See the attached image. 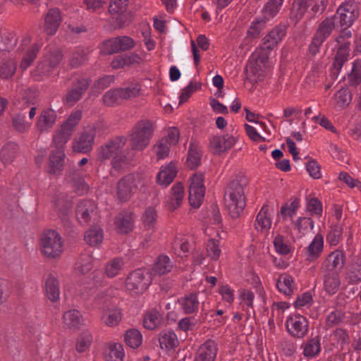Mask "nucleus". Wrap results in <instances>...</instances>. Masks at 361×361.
Masks as SVG:
<instances>
[{"instance_id": "f257e3e1", "label": "nucleus", "mask_w": 361, "mask_h": 361, "mask_svg": "<svg viewBox=\"0 0 361 361\" xmlns=\"http://www.w3.org/2000/svg\"><path fill=\"white\" fill-rule=\"evenodd\" d=\"M247 181L245 178L235 179L226 187L224 194V204L230 216L238 218L246 206L245 186Z\"/></svg>"}, {"instance_id": "f03ea898", "label": "nucleus", "mask_w": 361, "mask_h": 361, "mask_svg": "<svg viewBox=\"0 0 361 361\" xmlns=\"http://www.w3.org/2000/svg\"><path fill=\"white\" fill-rule=\"evenodd\" d=\"M148 183V180L140 173L128 174L117 183V198L121 202H127L137 190L145 189Z\"/></svg>"}, {"instance_id": "7ed1b4c3", "label": "nucleus", "mask_w": 361, "mask_h": 361, "mask_svg": "<svg viewBox=\"0 0 361 361\" xmlns=\"http://www.w3.org/2000/svg\"><path fill=\"white\" fill-rule=\"evenodd\" d=\"M154 133L153 123L149 120L138 121L130 134V145L133 149L141 151L147 147Z\"/></svg>"}, {"instance_id": "20e7f679", "label": "nucleus", "mask_w": 361, "mask_h": 361, "mask_svg": "<svg viewBox=\"0 0 361 361\" xmlns=\"http://www.w3.org/2000/svg\"><path fill=\"white\" fill-rule=\"evenodd\" d=\"M40 250L47 257L54 259L63 251V241L61 235L54 230L45 231L40 238Z\"/></svg>"}, {"instance_id": "39448f33", "label": "nucleus", "mask_w": 361, "mask_h": 361, "mask_svg": "<svg viewBox=\"0 0 361 361\" xmlns=\"http://www.w3.org/2000/svg\"><path fill=\"white\" fill-rule=\"evenodd\" d=\"M63 54L59 48L49 47L35 71V73L39 76L49 75L56 68L59 67L63 61Z\"/></svg>"}, {"instance_id": "423d86ee", "label": "nucleus", "mask_w": 361, "mask_h": 361, "mask_svg": "<svg viewBox=\"0 0 361 361\" xmlns=\"http://www.w3.org/2000/svg\"><path fill=\"white\" fill-rule=\"evenodd\" d=\"M335 27V16L326 17L321 21L309 45V51L312 55H315L319 51L321 46L331 35Z\"/></svg>"}, {"instance_id": "0eeeda50", "label": "nucleus", "mask_w": 361, "mask_h": 361, "mask_svg": "<svg viewBox=\"0 0 361 361\" xmlns=\"http://www.w3.org/2000/svg\"><path fill=\"white\" fill-rule=\"evenodd\" d=\"M286 26L285 25H278L275 26L267 35L262 39V42L257 49L260 52L261 59L264 61L268 59L270 51L273 50L282 41L286 35Z\"/></svg>"}, {"instance_id": "6e6552de", "label": "nucleus", "mask_w": 361, "mask_h": 361, "mask_svg": "<svg viewBox=\"0 0 361 361\" xmlns=\"http://www.w3.org/2000/svg\"><path fill=\"white\" fill-rule=\"evenodd\" d=\"M150 283V277L141 269H137L130 273L126 280V288L136 294L143 293Z\"/></svg>"}, {"instance_id": "1a4fd4ad", "label": "nucleus", "mask_w": 361, "mask_h": 361, "mask_svg": "<svg viewBox=\"0 0 361 361\" xmlns=\"http://www.w3.org/2000/svg\"><path fill=\"white\" fill-rule=\"evenodd\" d=\"M99 123L88 126L84 131L74 139L73 149L75 152L87 153L91 151L94 145L97 130L100 127Z\"/></svg>"}, {"instance_id": "9d476101", "label": "nucleus", "mask_w": 361, "mask_h": 361, "mask_svg": "<svg viewBox=\"0 0 361 361\" xmlns=\"http://www.w3.org/2000/svg\"><path fill=\"white\" fill-rule=\"evenodd\" d=\"M190 180L189 202L192 207L199 208L202 204L205 193L203 175L201 173H195Z\"/></svg>"}, {"instance_id": "9b49d317", "label": "nucleus", "mask_w": 361, "mask_h": 361, "mask_svg": "<svg viewBox=\"0 0 361 361\" xmlns=\"http://www.w3.org/2000/svg\"><path fill=\"white\" fill-rule=\"evenodd\" d=\"M260 52L256 49L245 68L247 78L252 82L262 80L265 73V64L268 59L262 61L260 58Z\"/></svg>"}, {"instance_id": "f8f14e48", "label": "nucleus", "mask_w": 361, "mask_h": 361, "mask_svg": "<svg viewBox=\"0 0 361 361\" xmlns=\"http://www.w3.org/2000/svg\"><path fill=\"white\" fill-rule=\"evenodd\" d=\"M336 16L341 27H349L359 16L357 4L352 1H345L339 6Z\"/></svg>"}, {"instance_id": "ddd939ff", "label": "nucleus", "mask_w": 361, "mask_h": 361, "mask_svg": "<svg viewBox=\"0 0 361 361\" xmlns=\"http://www.w3.org/2000/svg\"><path fill=\"white\" fill-rule=\"evenodd\" d=\"M288 332L295 338H302L308 332V322L300 314L290 315L286 322Z\"/></svg>"}, {"instance_id": "4468645a", "label": "nucleus", "mask_w": 361, "mask_h": 361, "mask_svg": "<svg viewBox=\"0 0 361 361\" xmlns=\"http://www.w3.org/2000/svg\"><path fill=\"white\" fill-rule=\"evenodd\" d=\"M135 47L134 40L128 36H120L106 40L104 43V52L112 54L130 49Z\"/></svg>"}, {"instance_id": "2eb2a0df", "label": "nucleus", "mask_w": 361, "mask_h": 361, "mask_svg": "<svg viewBox=\"0 0 361 361\" xmlns=\"http://www.w3.org/2000/svg\"><path fill=\"white\" fill-rule=\"evenodd\" d=\"M345 263V255L340 250L331 252L322 262L321 272L339 271Z\"/></svg>"}, {"instance_id": "dca6fc26", "label": "nucleus", "mask_w": 361, "mask_h": 361, "mask_svg": "<svg viewBox=\"0 0 361 361\" xmlns=\"http://www.w3.org/2000/svg\"><path fill=\"white\" fill-rule=\"evenodd\" d=\"M126 144V139L123 137H116L109 142L104 146H101L98 152V159L104 161L110 158H114L116 154L121 153Z\"/></svg>"}, {"instance_id": "f3484780", "label": "nucleus", "mask_w": 361, "mask_h": 361, "mask_svg": "<svg viewBox=\"0 0 361 361\" xmlns=\"http://www.w3.org/2000/svg\"><path fill=\"white\" fill-rule=\"evenodd\" d=\"M236 141L235 137L233 135H214L210 139L209 147L214 153L220 154L230 149Z\"/></svg>"}, {"instance_id": "a211bd4d", "label": "nucleus", "mask_w": 361, "mask_h": 361, "mask_svg": "<svg viewBox=\"0 0 361 361\" xmlns=\"http://www.w3.org/2000/svg\"><path fill=\"white\" fill-rule=\"evenodd\" d=\"M218 350L217 343L208 339L199 347L195 361H215Z\"/></svg>"}, {"instance_id": "6ab92c4d", "label": "nucleus", "mask_w": 361, "mask_h": 361, "mask_svg": "<svg viewBox=\"0 0 361 361\" xmlns=\"http://www.w3.org/2000/svg\"><path fill=\"white\" fill-rule=\"evenodd\" d=\"M271 210L270 206L268 204H264L257 214L254 226L257 232L262 233L269 232L272 224Z\"/></svg>"}, {"instance_id": "aec40b11", "label": "nucleus", "mask_w": 361, "mask_h": 361, "mask_svg": "<svg viewBox=\"0 0 361 361\" xmlns=\"http://www.w3.org/2000/svg\"><path fill=\"white\" fill-rule=\"evenodd\" d=\"M323 248L324 238L322 234L317 233L303 250L305 260L309 262H315L322 255Z\"/></svg>"}, {"instance_id": "412c9836", "label": "nucleus", "mask_w": 361, "mask_h": 361, "mask_svg": "<svg viewBox=\"0 0 361 361\" xmlns=\"http://www.w3.org/2000/svg\"><path fill=\"white\" fill-rule=\"evenodd\" d=\"M57 114L52 109H43L37 117L36 127L40 133L49 132L55 125Z\"/></svg>"}, {"instance_id": "4be33fe9", "label": "nucleus", "mask_w": 361, "mask_h": 361, "mask_svg": "<svg viewBox=\"0 0 361 361\" xmlns=\"http://www.w3.org/2000/svg\"><path fill=\"white\" fill-rule=\"evenodd\" d=\"M61 23V15L59 9L50 8L44 16V32L49 35H54L58 30Z\"/></svg>"}, {"instance_id": "5701e85b", "label": "nucleus", "mask_w": 361, "mask_h": 361, "mask_svg": "<svg viewBox=\"0 0 361 361\" xmlns=\"http://www.w3.org/2000/svg\"><path fill=\"white\" fill-rule=\"evenodd\" d=\"M350 42H344L339 44L336 51L333 62V74L338 75L344 63L350 56Z\"/></svg>"}, {"instance_id": "b1692460", "label": "nucleus", "mask_w": 361, "mask_h": 361, "mask_svg": "<svg viewBox=\"0 0 361 361\" xmlns=\"http://www.w3.org/2000/svg\"><path fill=\"white\" fill-rule=\"evenodd\" d=\"M96 206L93 201L84 200L80 201L76 208V217L81 224L89 223L95 210Z\"/></svg>"}, {"instance_id": "393cba45", "label": "nucleus", "mask_w": 361, "mask_h": 361, "mask_svg": "<svg viewBox=\"0 0 361 361\" xmlns=\"http://www.w3.org/2000/svg\"><path fill=\"white\" fill-rule=\"evenodd\" d=\"M90 85L88 79H82L78 81L74 86L67 92L66 95V102L70 106L75 104L80 99L83 93Z\"/></svg>"}, {"instance_id": "a878e982", "label": "nucleus", "mask_w": 361, "mask_h": 361, "mask_svg": "<svg viewBox=\"0 0 361 361\" xmlns=\"http://www.w3.org/2000/svg\"><path fill=\"white\" fill-rule=\"evenodd\" d=\"M324 290L329 295L335 294L341 286L339 271L321 272Z\"/></svg>"}, {"instance_id": "bb28decb", "label": "nucleus", "mask_w": 361, "mask_h": 361, "mask_svg": "<svg viewBox=\"0 0 361 361\" xmlns=\"http://www.w3.org/2000/svg\"><path fill=\"white\" fill-rule=\"evenodd\" d=\"M63 324L66 328L76 331L83 325L84 320L78 310H71L64 312L63 315Z\"/></svg>"}, {"instance_id": "cd10ccee", "label": "nucleus", "mask_w": 361, "mask_h": 361, "mask_svg": "<svg viewBox=\"0 0 361 361\" xmlns=\"http://www.w3.org/2000/svg\"><path fill=\"white\" fill-rule=\"evenodd\" d=\"M65 154L63 149H56L52 151L49 160L48 172L51 174L58 175L63 170Z\"/></svg>"}, {"instance_id": "c85d7f7f", "label": "nucleus", "mask_w": 361, "mask_h": 361, "mask_svg": "<svg viewBox=\"0 0 361 361\" xmlns=\"http://www.w3.org/2000/svg\"><path fill=\"white\" fill-rule=\"evenodd\" d=\"M184 188L180 183L175 184L168 195L167 206L169 209L175 210L182 203L184 197Z\"/></svg>"}, {"instance_id": "c756f323", "label": "nucleus", "mask_w": 361, "mask_h": 361, "mask_svg": "<svg viewBox=\"0 0 361 361\" xmlns=\"http://www.w3.org/2000/svg\"><path fill=\"white\" fill-rule=\"evenodd\" d=\"M159 343L161 349L171 350L178 346L179 340L172 330H163L159 334Z\"/></svg>"}, {"instance_id": "7c9ffc66", "label": "nucleus", "mask_w": 361, "mask_h": 361, "mask_svg": "<svg viewBox=\"0 0 361 361\" xmlns=\"http://www.w3.org/2000/svg\"><path fill=\"white\" fill-rule=\"evenodd\" d=\"M44 290L47 298L54 302L59 299L60 286L56 276L49 274L44 280Z\"/></svg>"}, {"instance_id": "2f4dec72", "label": "nucleus", "mask_w": 361, "mask_h": 361, "mask_svg": "<svg viewBox=\"0 0 361 361\" xmlns=\"http://www.w3.org/2000/svg\"><path fill=\"white\" fill-rule=\"evenodd\" d=\"M177 175V169L174 163L171 162L166 166H162L157 176L158 184L164 187L168 186Z\"/></svg>"}, {"instance_id": "473e14b6", "label": "nucleus", "mask_w": 361, "mask_h": 361, "mask_svg": "<svg viewBox=\"0 0 361 361\" xmlns=\"http://www.w3.org/2000/svg\"><path fill=\"white\" fill-rule=\"evenodd\" d=\"M179 303L185 314H192L198 311L200 301L197 293H192L185 295L179 299Z\"/></svg>"}, {"instance_id": "72a5a7b5", "label": "nucleus", "mask_w": 361, "mask_h": 361, "mask_svg": "<svg viewBox=\"0 0 361 361\" xmlns=\"http://www.w3.org/2000/svg\"><path fill=\"white\" fill-rule=\"evenodd\" d=\"M73 133V130L62 124L60 128L55 131L53 135V145L56 149H63V146L71 139Z\"/></svg>"}, {"instance_id": "f704fd0d", "label": "nucleus", "mask_w": 361, "mask_h": 361, "mask_svg": "<svg viewBox=\"0 0 361 361\" xmlns=\"http://www.w3.org/2000/svg\"><path fill=\"white\" fill-rule=\"evenodd\" d=\"M311 5V0H294L290 13V18L295 23H298Z\"/></svg>"}, {"instance_id": "c9c22d12", "label": "nucleus", "mask_w": 361, "mask_h": 361, "mask_svg": "<svg viewBox=\"0 0 361 361\" xmlns=\"http://www.w3.org/2000/svg\"><path fill=\"white\" fill-rule=\"evenodd\" d=\"M134 217L131 212L120 213L116 218L115 224L119 233H128L133 227Z\"/></svg>"}, {"instance_id": "e433bc0d", "label": "nucleus", "mask_w": 361, "mask_h": 361, "mask_svg": "<svg viewBox=\"0 0 361 361\" xmlns=\"http://www.w3.org/2000/svg\"><path fill=\"white\" fill-rule=\"evenodd\" d=\"M173 264L167 255H161L157 259L152 269V275H164L170 272Z\"/></svg>"}, {"instance_id": "4c0bfd02", "label": "nucleus", "mask_w": 361, "mask_h": 361, "mask_svg": "<svg viewBox=\"0 0 361 361\" xmlns=\"http://www.w3.org/2000/svg\"><path fill=\"white\" fill-rule=\"evenodd\" d=\"M347 279L350 283L361 281V257H355L349 264L347 271Z\"/></svg>"}, {"instance_id": "58836bf2", "label": "nucleus", "mask_w": 361, "mask_h": 361, "mask_svg": "<svg viewBox=\"0 0 361 361\" xmlns=\"http://www.w3.org/2000/svg\"><path fill=\"white\" fill-rule=\"evenodd\" d=\"M19 147L14 142L5 144L0 151V159L4 164H11L18 154Z\"/></svg>"}, {"instance_id": "ea45409f", "label": "nucleus", "mask_w": 361, "mask_h": 361, "mask_svg": "<svg viewBox=\"0 0 361 361\" xmlns=\"http://www.w3.org/2000/svg\"><path fill=\"white\" fill-rule=\"evenodd\" d=\"M303 355L306 357H314L321 351V343L319 336L307 339L303 344Z\"/></svg>"}, {"instance_id": "a19ab883", "label": "nucleus", "mask_w": 361, "mask_h": 361, "mask_svg": "<svg viewBox=\"0 0 361 361\" xmlns=\"http://www.w3.org/2000/svg\"><path fill=\"white\" fill-rule=\"evenodd\" d=\"M93 268V257L90 253L82 254L75 263V270L78 274H85Z\"/></svg>"}, {"instance_id": "79ce46f5", "label": "nucleus", "mask_w": 361, "mask_h": 361, "mask_svg": "<svg viewBox=\"0 0 361 361\" xmlns=\"http://www.w3.org/2000/svg\"><path fill=\"white\" fill-rule=\"evenodd\" d=\"M103 239V230L97 226L90 228L84 235V240L90 246H97L101 244Z\"/></svg>"}, {"instance_id": "37998d69", "label": "nucleus", "mask_w": 361, "mask_h": 361, "mask_svg": "<svg viewBox=\"0 0 361 361\" xmlns=\"http://www.w3.org/2000/svg\"><path fill=\"white\" fill-rule=\"evenodd\" d=\"M201 152L199 145L195 142H191L188 148L187 164L191 169H196L201 161Z\"/></svg>"}, {"instance_id": "c03bdc74", "label": "nucleus", "mask_w": 361, "mask_h": 361, "mask_svg": "<svg viewBox=\"0 0 361 361\" xmlns=\"http://www.w3.org/2000/svg\"><path fill=\"white\" fill-rule=\"evenodd\" d=\"M158 214L157 210L149 207L144 212L142 221L145 229L148 231H154L157 223Z\"/></svg>"}, {"instance_id": "a18cd8bd", "label": "nucleus", "mask_w": 361, "mask_h": 361, "mask_svg": "<svg viewBox=\"0 0 361 361\" xmlns=\"http://www.w3.org/2000/svg\"><path fill=\"white\" fill-rule=\"evenodd\" d=\"M89 49L84 47H78L71 54L69 63L71 67L77 68L87 61Z\"/></svg>"}, {"instance_id": "49530a36", "label": "nucleus", "mask_w": 361, "mask_h": 361, "mask_svg": "<svg viewBox=\"0 0 361 361\" xmlns=\"http://www.w3.org/2000/svg\"><path fill=\"white\" fill-rule=\"evenodd\" d=\"M191 245L186 238H176L172 243V249L175 255L183 257L186 256L191 249Z\"/></svg>"}, {"instance_id": "de8ad7c7", "label": "nucleus", "mask_w": 361, "mask_h": 361, "mask_svg": "<svg viewBox=\"0 0 361 361\" xmlns=\"http://www.w3.org/2000/svg\"><path fill=\"white\" fill-rule=\"evenodd\" d=\"M125 353L120 343H111L109 345L105 355L106 361H123Z\"/></svg>"}, {"instance_id": "09e8293b", "label": "nucleus", "mask_w": 361, "mask_h": 361, "mask_svg": "<svg viewBox=\"0 0 361 361\" xmlns=\"http://www.w3.org/2000/svg\"><path fill=\"white\" fill-rule=\"evenodd\" d=\"M161 322V315L156 310H152L147 312L143 319V326L149 330L155 329L160 325Z\"/></svg>"}, {"instance_id": "8fccbe9b", "label": "nucleus", "mask_w": 361, "mask_h": 361, "mask_svg": "<svg viewBox=\"0 0 361 361\" xmlns=\"http://www.w3.org/2000/svg\"><path fill=\"white\" fill-rule=\"evenodd\" d=\"M123 265L121 258H114L106 263L104 274L108 278H114L119 274Z\"/></svg>"}, {"instance_id": "3c124183", "label": "nucleus", "mask_w": 361, "mask_h": 361, "mask_svg": "<svg viewBox=\"0 0 361 361\" xmlns=\"http://www.w3.org/2000/svg\"><path fill=\"white\" fill-rule=\"evenodd\" d=\"M294 228L302 235L310 232L314 228V221L310 217H299L293 221Z\"/></svg>"}, {"instance_id": "603ef678", "label": "nucleus", "mask_w": 361, "mask_h": 361, "mask_svg": "<svg viewBox=\"0 0 361 361\" xmlns=\"http://www.w3.org/2000/svg\"><path fill=\"white\" fill-rule=\"evenodd\" d=\"M39 48L40 46L35 43L27 49L20 62V68L25 71L32 63L39 52Z\"/></svg>"}, {"instance_id": "864d4df0", "label": "nucleus", "mask_w": 361, "mask_h": 361, "mask_svg": "<svg viewBox=\"0 0 361 361\" xmlns=\"http://www.w3.org/2000/svg\"><path fill=\"white\" fill-rule=\"evenodd\" d=\"M17 42L16 35L11 32L0 34V52L9 51L13 49Z\"/></svg>"}, {"instance_id": "5fc2aeb1", "label": "nucleus", "mask_w": 361, "mask_h": 361, "mask_svg": "<svg viewBox=\"0 0 361 361\" xmlns=\"http://www.w3.org/2000/svg\"><path fill=\"white\" fill-rule=\"evenodd\" d=\"M92 336L91 333L88 331H82L78 336L76 344L75 349L76 350L81 353L87 351L92 345Z\"/></svg>"}, {"instance_id": "6e6d98bb", "label": "nucleus", "mask_w": 361, "mask_h": 361, "mask_svg": "<svg viewBox=\"0 0 361 361\" xmlns=\"http://www.w3.org/2000/svg\"><path fill=\"white\" fill-rule=\"evenodd\" d=\"M126 343L132 348L139 347L142 341L140 332L135 329L128 330L124 335Z\"/></svg>"}, {"instance_id": "4d7b16f0", "label": "nucleus", "mask_w": 361, "mask_h": 361, "mask_svg": "<svg viewBox=\"0 0 361 361\" xmlns=\"http://www.w3.org/2000/svg\"><path fill=\"white\" fill-rule=\"evenodd\" d=\"M283 3V0H269L262 9L264 18H274L280 11Z\"/></svg>"}, {"instance_id": "13d9d810", "label": "nucleus", "mask_w": 361, "mask_h": 361, "mask_svg": "<svg viewBox=\"0 0 361 361\" xmlns=\"http://www.w3.org/2000/svg\"><path fill=\"white\" fill-rule=\"evenodd\" d=\"M276 286L279 290L286 295H290L293 292V280L289 275H281Z\"/></svg>"}, {"instance_id": "bf43d9fd", "label": "nucleus", "mask_w": 361, "mask_h": 361, "mask_svg": "<svg viewBox=\"0 0 361 361\" xmlns=\"http://www.w3.org/2000/svg\"><path fill=\"white\" fill-rule=\"evenodd\" d=\"M348 80L351 86H357L361 83V60L357 59L353 62Z\"/></svg>"}, {"instance_id": "052dcab7", "label": "nucleus", "mask_w": 361, "mask_h": 361, "mask_svg": "<svg viewBox=\"0 0 361 361\" xmlns=\"http://www.w3.org/2000/svg\"><path fill=\"white\" fill-rule=\"evenodd\" d=\"M104 323L109 326H116L121 319V313L118 309H109L102 317Z\"/></svg>"}, {"instance_id": "680f3d73", "label": "nucleus", "mask_w": 361, "mask_h": 361, "mask_svg": "<svg viewBox=\"0 0 361 361\" xmlns=\"http://www.w3.org/2000/svg\"><path fill=\"white\" fill-rule=\"evenodd\" d=\"M122 100L118 89L109 90L102 97L103 103L108 106L116 105Z\"/></svg>"}, {"instance_id": "e2e57ef3", "label": "nucleus", "mask_w": 361, "mask_h": 361, "mask_svg": "<svg viewBox=\"0 0 361 361\" xmlns=\"http://www.w3.org/2000/svg\"><path fill=\"white\" fill-rule=\"evenodd\" d=\"M336 104L340 108L346 107L351 102L352 96L350 92L346 88L339 90L334 95Z\"/></svg>"}, {"instance_id": "0e129e2a", "label": "nucleus", "mask_w": 361, "mask_h": 361, "mask_svg": "<svg viewBox=\"0 0 361 361\" xmlns=\"http://www.w3.org/2000/svg\"><path fill=\"white\" fill-rule=\"evenodd\" d=\"M300 207V200L295 198L290 204L288 203L284 204L281 208V214L283 219H286L287 217L292 218L297 213V210Z\"/></svg>"}, {"instance_id": "69168bd1", "label": "nucleus", "mask_w": 361, "mask_h": 361, "mask_svg": "<svg viewBox=\"0 0 361 361\" xmlns=\"http://www.w3.org/2000/svg\"><path fill=\"white\" fill-rule=\"evenodd\" d=\"M154 151L157 159H163L169 156L170 146L166 139L159 140L154 146Z\"/></svg>"}, {"instance_id": "338daca9", "label": "nucleus", "mask_w": 361, "mask_h": 361, "mask_svg": "<svg viewBox=\"0 0 361 361\" xmlns=\"http://www.w3.org/2000/svg\"><path fill=\"white\" fill-rule=\"evenodd\" d=\"M274 245L276 252L282 255H286L291 251L290 246L286 242L281 235H277L274 240Z\"/></svg>"}, {"instance_id": "774afa93", "label": "nucleus", "mask_w": 361, "mask_h": 361, "mask_svg": "<svg viewBox=\"0 0 361 361\" xmlns=\"http://www.w3.org/2000/svg\"><path fill=\"white\" fill-rule=\"evenodd\" d=\"M266 20L264 18L256 19L254 20L247 32V37L254 39L257 38L261 31L265 27Z\"/></svg>"}]
</instances>
